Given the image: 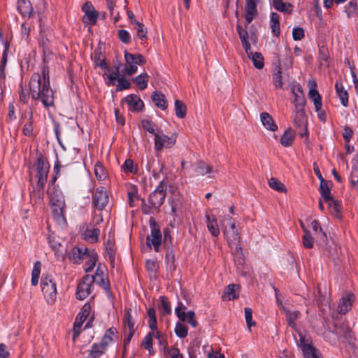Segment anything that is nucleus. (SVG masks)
I'll list each match as a JSON object with an SVG mask.
<instances>
[{"label": "nucleus", "instance_id": "1", "mask_svg": "<svg viewBox=\"0 0 358 358\" xmlns=\"http://www.w3.org/2000/svg\"><path fill=\"white\" fill-rule=\"evenodd\" d=\"M29 90L34 100H40L45 108L54 105V93L50 85L49 69L47 66L41 68V75L32 74L29 81Z\"/></svg>", "mask_w": 358, "mask_h": 358}, {"label": "nucleus", "instance_id": "2", "mask_svg": "<svg viewBox=\"0 0 358 358\" xmlns=\"http://www.w3.org/2000/svg\"><path fill=\"white\" fill-rule=\"evenodd\" d=\"M186 306L182 302H178L177 307L175 308V313L180 320L176 324L175 332L180 338H185L188 334V328L182 322L187 321L192 327H196L198 325L194 312L190 310L186 313Z\"/></svg>", "mask_w": 358, "mask_h": 358}, {"label": "nucleus", "instance_id": "3", "mask_svg": "<svg viewBox=\"0 0 358 358\" xmlns=\"http://www.w3.org/2000/svg\"><path fill=\"white\" fill-rule=\"evenodd\" d=\"M34 167L36 169L35 177L37 178V182L32 194L38 200L41 201L43 197V190L47 182L50 165L48 161L43 157H40L37 159Z\"/></svg>", "mask_w": 358, "mask_h": 358}, {"label": "nucleus", "instance_id": "4", "mask_svg": "<svg viewBox=\"0 0 358 358\" xmlns=\"http://www.w3.org/2000/svg\"><path fill=\"white\" fill-rule=\"evenodd\" d=\"M122 326L124 329V353L125 355L126 346L130 343L132 337L134 336L137 327L136 326L135 316L131 308H125L124 310V315L122 318Z\"/></svg>", "mask_w": 358, "mask_h": 358}, {"label": "nucleus", "instance_id": "5", "mask_svg": "<svg viewBox=\"0 0 358 358\" xmlns=\"http://www.w3.org/2000/svg\"><path fill=\"white\" fill-rule=\"evenodd\" d=\"M221 227L229 245L240 243L241 236L236 229V223L231 217L229 215L224 216L221 222Z\"/></svg>", "mask_w": 358, "mask_h": 358}, {"label": "nucleus", "instance_id": "6", "mask_svg": "<svg viewBox=\"0 0 358 358\" xmlns=\"http://www.w3.org/2000/svg\"><path fill=\"white\" fill-rule=\"evenodd\" d=\"M41 289L44 297L49 304L55 303L57 298V285L50 275H43L41 281Z\"/></svg>", "mask_w": 358, "mask_h": 358}, {"label": "nucleus", "instance_id": "7", "mask_svg": "<svg viewBox=\"0 0 358 358\" xmlns=\"http://www.w3.org/2000/svg\"><path fill=\"white\" fill-rule=\"evenodd\" d=\"M125 66L123 73L127 76L134 74L138 69V65L144 64L145 63V58L140 54H131L124 52Z\"/></svg>", "mask_w": 358, "mask_h": 358}, {"label": "nucleus", "instance_id": "8", "mask_svg": "<svg viewBox=\"0 0 358 358\" xmlns=\"http://www.w3.org/2000/svg\"><path fill=\"white\" fill-rule=\"evenodd\" d=\"M92 282L110 293V282L107 269L104 265L99 264L94 275L91 276Z\"/></svg>", "mask_w": 358, "mask_h": 358}, {"label": "nucleus", "instance_id": "9", "mask_svg": "<svg viewBox=\"0 0 358 358\" xmlns=\"http://www.w3.org/2000/svg\"><path fill=\"white\" fill-rule=\"evenodd\" d=\"M166 185L162 181L157 187L149 196L148 202L152 208H159L164 201L166 197Z\"/></svg>", "mask_w": 358, "mask_h": 358}, {"label": "nucleus", "instance_id": "10", "mask_svg": "<svg viewBox=\"0 0 358 358\" xmlns=\"http://www.w3.org/2000/svg\"><path fill=\"white\" fill-rule=\"evenodd\" d=\"M176 136L165 135L162 131H157L155 136V149L161 151L164 148H170L175 145Z\"/></svg>", "mask_w": 358, "mask_h": 358}, {"label": "nucleus", "instance_id": "11", "mask_svg": "<svg viewBox=\"0 0 358 358\" xmlns=\"http://www.w3.org/2000/svg\"><path fill=\"white\" fill-rule=\"evenodd\" d=\"M106 46L103 43H99L97 48L94 50V68H99L102 71L109 72L110 69L105 55Z\"/></svg>", "mask_w": 358, "mask_h": 358}, {"label": "nucleus", "instance_id": "12", "mask_svg": "<svg viewBox=\"0 0 358 358\" xmlns=\"http://www.w3.org/2000/svg\"><path fill=\"white\" fill-rule=\"evenodd\" d=\"M90 315V303H86L80 309V312L77 315L74 324H73V339L76 338L79 336L81 330V327L84 322L87 320Z\"/></svg>", "mask_w": 358, "mask_h": 358}, {"label": "nucleus", "instance_id": "13", "mask_svg": "<svg viewBox=\"0 0 358 358\" xmlns=\"http://www.w3.org/2000/svg\"><path fill=\"white\" fill-rule=\"evenodd\" d=\"M146 244L150 249L153 246L155 252L159 251L162 244V234L155 222L151 223V232L150 235L147 236Z\"/></svg>", "mask_w": 358, "mask_h": 358}, {"label": "nucleus", "instance_id": "14", "mask_svg": "<svg viewBox=\"0 0 358 358\" xmlns=\"http://www.w3.org/2000/svg\"><path fill=\"white\" fill-rule=\"evenodd\" d=\"M108 202V194L106 188L103 187L97 188L93 196V203L94 207L97 210H101L103 209Z\"/></svg>", "mask_w": 358, "mask_h": 358}, {"label": "nucleus", "instance_id": "15", "mask_svg": "<svg viewBox=\"0 0 358 358\" xmlns=\"http://www.w3.org/2000/svg\"><path fill=\"white\" fill-rule=\"evenodd\" d=\"M90 256L89 250L87 247H73L69 255V258L74 264H80L86 257Z\"/></svg>", "mask_w": 358, "mask_h": 358}, {"label": "nucleus", "instance_id": "16", "mask_svg": "<svg viewBox=\"0 0 358 358\" xmlns=\"http://www.w3.org/2000/svg\"><path fill=\"white\" fill-rule=\"evenodd\" d=\"M122 66V64L120 62L115 63L113 69H110L109 72L103 71V77L108 86H112L115 84V82L119 77L120 70Z\"/></svg>", "mask_w": 358, "mask_h": 358}, {"label": "nucleus", "instance_id": "17", "mask_svg": "<svg viewBox=\"0 0 358 358\" xmlns=\"http://www.w3.org/2000/svg\"><path fill=\"white\" fill-rule=\"evenodd\" d=\"M90 294V280L89 275H85L83 277L82 280L78 283L76 289V299L78 300H84Z\"/></svg>", "mask_w": 358, "mask_h": 358}, {"label": "nucleus", "instance_id": "18", "mask_svg": "<svg viewBox=\"0 0 358 358\" xmlns=\"http://www.w3.org/2000/svg\"><path fill=\"white\" fill-rule=\"evenodd\" d=\"M258 0H245V12L247 24H249L257 15Z\"/></svg>", "mask_w": 358, "mask_h": 358}, {"label": "nucleus", "instance_id": "19", "mask_svg": "<svg viewBox=\"0 0 358 358\" xmlns=\"http://www.w3.org/2000/svg\"><path fill=\"white\" fill-rule=\"evenodd\" d=\"M308 85L310 86L308 92L309 99L314 103L315 110L318 112L322 108L321 96L315 88L316 83L314 80L309 81Z\"/></svg>", "mask_w": 358, "mask_h": 358}, {"label": "nucleus", "instance_id": "20", "mask_svg": "<svg viewBox=\"0 0 358 358\" xmlns=\"http://www.w3.org/2000/svg\"><path fill=\"white\" fill-rule=\"evenodd\" d=\"M295 115L293 118L294 124L298 128H302L304 133H301L300 135H308V129L306 127L307 117L305 114L304 109L295 110Z\"/></svg>", "mask_w": 358, "mask_h": 358}, {"label": "nucleus", "instance_id": "21", "mask_svg": "<svg viewBox=\"0 0 358 358\" xmlns=\"http://www.w3.org/2000/svg\"><path fill=\"white\" fill-rule=\"evenodd\" d=\"M355 296L352 293H348L345 296L341 298L338 311L340 314H345L352 308V303L355 301Z\"/></svg>", "mask_w": 358, "mask_h": 358}, {"label": "nucleus", "instance_id": "22", "mask_svg": "<svg viewBox=\"0 0 358 358\" xmlns=\"http://www.w3.org/2000/svg\"><path fill=\"white\" fill-rule=\"evenodd\" d=\"M113 338H110L105 335L99 344L94 343L91 349V358H98L101 356L106 349V347L113 341Z\"/></svg>", "mask_w": 358, "mask_h": 358}, {"label": "nucleus", "instance_id": "23", "mask_svg": "<svg viewBox=\"0 0 358 358\" xmlns=\"http://www.w3.org/2000/svg\"><path fill=\"white\" fill-rule=\"evenodd\" d=\"M232 255L234 256V261L237 266L241 267L245 263V259L242 252V249L240 243L229 245Z\"/></svg>", "mask_w": 358, "mask_h": 358}, {"label": "nucleus", "instance_id": "24", "mask_svg": "<svg viewBox=\"0 0 358 358\" xmlns=\"http://www.w3.org/2000/svg\"><path fill=\"white\" fill-rule=\"evenodd\" d=\"M17 10L24 17H30L33 15V6L30 0H18Z\"/></svg>", "mask_w": 358, "mask_h": 358}, {"label": "nucleus", "instance_id": "25", "mask_svg": "<svg viewBox=\"0 0 358 358\" xmlns=\"http://www.w3.org/2000/svg\"><path fill=\"white\" fill-rule=\"evenodd\" d=\"M237 32L240 37L243 47L247 53L248 57H250V48L251 45L248 41V33L246 29H243L241 25L238 24L236 27Z\"/></svg>", "mask_w": 358, "mask_h": 358}, {"label": "nucleus", "instance_id": "26", "mask_svg": "<svg viewBox=\"0 0 358 358\" xmlns=\"http://www.w3.org/2000/svg\"><path fill=\"white\" fill-rule=\"evenodd\" d=\"M125 102L129 106V109L131 111H138L142 109L143 103L141 99L136 94H130L124 98Z\"/></svg>", "mask_w": 358, "mask_h": 358}, {"label": "nucleus", "instance_id": "27", "mask_svg": "<svg viewBox=\"0 0 358 358\" xmlns=\"http://www.w3.org/2000/svg\"><path fill=\"white\" fill-rule=\"evenodd\" d=\"M52 206L65 208V200L62 192L55 187L50 196Z\"/></svg>", "mask_w": 358, "mask_h": 358}, {"label": "nucleus", "instance_id": "28", "mask_svg": "<svg viewBox=\"0 0 358 358\" xmlns=\"http://www.w3.org/2000/svg\"><path fill=\"white\" fill-rule=\"evenodd\" d=\"M301 347L305 358H315L319 355L317 353L316 349L310 344L308 343L304 338H300Z\"/></svg>", "mask_w": 358, "mask_h": 358}, {"label": "nucleus", "instance_id": "29", "mask_svg": "<svg viewBox=\"0 0 358 358\" xmlns=\"http://www.w3.org/2000/svg\"><path fill=\"white\" fill-rule=\"evenodd\" d=\"M260 119L262 124L266 129L272 131H275L278 129V126L275 123L273 117L268 113H262Z\"/></svg>", "mask_w": 358, "mask_h": 358}, {"label": "nucleus", "instance_id": "30", "mask_svg": "<svg viewBox=\"0 0 358 358\" xmlns=\"http://www.w3.org/2000/svg\"><path fill=\"white\" fill-rule=\"evenodd\" d=\"M239 287L238 285H229L224 291L222 299L226 300H234L238 296Z\"/></svg>", "mask_w": 358, "mask_h": 358}, {"label": "nucleus", "instance_id": "31", "mask_svg": "<svg viewBox=\"0 0 358 358\" xmlns=\"http://www.w3.org/2000/svg\"><path fill=\"white\" fill-rule=\"evenodd\" d=\"M297 91L299 93L296 92L294 89L292 90V93L294 96L293 103L294 104L295 110L303 109L306 103L304 94L300 87H298Z\"/></svg>", "mask_w": 358, "mask_h": 358}, {"label": "nucleus", "instance_id": "32", "mask_svg": "<svg viewBox=\"0 0 358 358\" xmlns=\"http://www.w3.org/2000/svg\"><path fill=\"white\" fill-rule=\"evenodd\" d=\"M152 99L155 105L161 108L166 110L167 108V102L165 96L160 92L155 91L152 93Z\"/></svg>", "mask_w": 358, "mask_h": 358}, {"label": "nucleus", "instance_id": "33", "mask_svg": "<svg viewBox=\"0 0 358 358\" xmlns=\"http://www.w3.org/2000/svg\"><path fill=\"white\" fill-rule=\"evenodd\" d=\"M206 224L208 231L213 236H217L220 234V229L215 217L206 216Z\"/></svg>", "mask_w": 358, "mask_h": 358}, {"label": "nucleus", "instance_id": "34", "mask_svg": "<svg viewBox=\"0 0 358 358\" xmlns=\"http://www.w3.org/2000/svg\"><path fill=\"white\" fill-rule=\"evenodd\" d=\"M334 331L337 335L343 336L347 339L350 338L351 336V330L345 322L336 324Z\"/></svg>", "mask_w": 358, "mask_h": 358}, {"label": "nucleus", "instance_id": "35", "mask_svg": "<svg viewBox=\"0 0 358 358\" xmlns=\"http://www.w3.org/2000/svg\"><path fill=\"white\" fill-rule=\"evenodd\" d=\"M331 182L322 180L320 186V193L323 197L324 200L329 201L331 199L332 196L331 194Z\"/></svg>", "mask_w": 358, "mask_h": 358}, {"label": "nucleus", "instance_id": "36", "mask_svg": "<svg viewBox=\"0 0 358 358\" xmlns=\"http://www.w3.org/2000/svg\"><path fill=\"white\" fill-rule=\"evenodd\" d=\"M337 96L339 97L342 105L346 107L348 104V94L344 89L342 83L336 82L335 85Z\"/></svg>", "mask_w": 358, "mask_h": 358}, {"label": "nucleus", "instance_id": "37", "mask_svg": "<svg viewBox=\"0 0 358 358\" xmlns=\"http://www.w3.org/2000/svg\"><path fill=\"white\" fill-rule=\"evenodd\" d=\"M279 15L275 13L271 14L270 27L273 36H278L280 33Z\"/></svg>", "mask_w": 358, "mask_h": 358}, {"label": "nucleus", "instance_id": "38", "mask_svg": "<svg viewBox=\"0 0 358 358\" xmlns=\"http://www.w3.org/2000/svg\"><path fill=\"white\" fill-rule=\"evenodd\" d=\"M48 243L53 250H55V255L57 259L64 258V252L60 251L59 248L62 247V244L59 242L56 237L53 236H49L48 238Z\"/></svg>", "mask_w": 358, "mask_h": 358}, {"label": "nucleus", "instance_id": "39", "mask_svg": "<svg viewBox=\"0 0 358 358\" xmlns=\"http://www.w3.org/2000/svg\"><path fill=\"white\" fill-rule=\"evenodd\" d=\"M195 172L199 176H205L213 173V169L210 164L200 161L196 164Z\"/></svg>", "mask_w": 358, "mask_h": 358}, {"label": "nucleus", "instance_id": "40", "mask_svg": "<svg viewBox=\"0 0 358 358\" xmlns=\"http://www.w3.org/2000/svg\"><path fill=\"white\" fill-rule=\"evenodd\" d=\"M94 172L96 178L99 181H103L108 178L107 171H106L103 164L99 162H97L95 164L94 168Z\"/></svg>", "mask_w": 358, "mask_h": 358}, {"label": "nucleus", "instance_id": "41", "mask_svg": "<svg viewBox=\"0 0 358 358\" xmlns=\"http://www.w3.org/2000/svg\"><path fill=\"white\" fill-rule=\"evenodd\" d=\"M52 215L55 220L59 225H64L66 223V219L64 215V208L52 206Z\"/></svg>", "mask_w": 358, "mask_h": 358}, {"label": "nucleus", "instance_id": "42", "mask_svg": "<svg viewBox=\"0 0 358 358\" xmlns=\"http://www.w3.org/2000/svg\"><path fill=\"white\" fill-rule=\"evenodd\" d=\"M159 312L164 315H169L171 313V308L168 299L164 296L159 297V303L158 305Z\"/></svg>", "mask_w": 358, "mask_h": 358}, {"label": "nucleus", "instance_id": "43", "mask_svg": "<svg viewBox=\"0 0 358 358\" xmlns=\"http://www.w3.org/2000/svg\"><path fill=\"white\" fill-rule=\"evenodd\" d=\"M294 135L291 129H287L281 136L280 143L284 147H289L292 145Z\"/></svg>", "mask_w": 358, "mask_h": 358}, {"label": "nucleus", "instance_id": "44", "mask_svg": "<svg viewBox=\"0 0 358 358\" xmlns=\"http://www.w3.org/2000/svg\"><path fill=\"white\" fill-rule=\"evenodd\" d=\"M285 311L288 325L292 329H295L296 327V321L299 317V312L289 311V310L286 309H285Z\"/></svg>", "mask_w": 358, "mask_h": 358}, {"label": "nucleus", "instance_id": "45", "mask_svg": "<svg viewBox=\"0 0 358 358\" xmlns=\"http://www.w3.org/2000/svg\"><path fill=\"white\" fill-rule=\"evenodd\" d=\"M302 243L303 245L307 249L313 248L314 246V238L312 236L310 232L306 229H303Z\"/></svg>", "mask_w": 358, "mask_h": 358}, {"label": "nucleus", "instance_id": "46", "mask_svg": "<svg viewBox=\"0 0 358 358\" xmlns=\"http://www.w3.org/2000/svg\"><path fill=\"white\" fill-rule=\"evenodd\" d=\"M348 17L358 15V0H351L345 7Z\"/></svg>", "mask_w": 358, "mask_h": 358}, {"label": "nucleus", "instance_id": "47", "mask_svg": "<svg viewBox=\"0 0 358 358\" xmlns=\"http://www.w3.org/2000/svg\"><path fill=\"white\" fill-rule=\"evenodd\" d=\"M249 58L252 60L253 65L255 66V68H257L258 69H263V67L264 66V57L261 53H259V52L252 53L251 52L250 57H249Z\"/></svg>", "mask_w": 358, "mask_h": 358}, {"label": "nucleus", "instance_id": "48", "mask_svg": "<svg viewBox=\"0 0 358 358\" xmlns=\"http://www.w3.org/2000/svg\"><path fill=\"white\" fill-rule=\"evenodd\" d=\"M176 115L178 118H183L187 113L186 105L180 100H176L174 103Z\"/></svg>", "mask_w": 358, "mask_h": 358}, {"label": "nucleus", "instance_id": "49", "mask_svg": "<svg viewBox=\"0 0 358 358\" xmlns=\"http://www.w3.org/2000/svg\"><path fill=\"white\" fill-rule=\"evenodd\" d=\"M132 24L135 26V29L137 31L138 37H139L141 40H145L147 38V30L144 27L143 23L138 22L136 20H134L132 22Z\"/></svg>", "mask_w": 358, "mask_h": 358}, {"label": "nucleus", "instance_id": "50", "mask_svg": "<svg viewBox=\"0 0 358 358\" xmlns=\"http://www.w3.org/2000/svg\"><path fill=\"white\" fill-rule=\"evenodd\" d=\"M148 81V75L146 73L138 75L134 79V82L138 86L141 90H143L147 87Z\"/></svg>", "mask_w": 358, "mask_h": 358}, {"label": "nucleus", "instance_id": "51", "mask_svg": "<svg viewBox=\"0 0 358 358\" xmlns=\"http://www.w3.org/2000/svg\"><path fill=\"white\" fill-rule=\"evenodd\" d=\"M165 260L167 269L174 271L176 269L175 255L172 250H169L166 252Z\"/></svg>", "mask_w": 358, "mask_h": 358}, {"label": "nucleus", "instance_id": "52", "mask_svg": "<svg viewBox=\"0 0 358 358\" xmlns=\"http://www.w3.org/2000/svg\"><path fill=\"white\" fill-rule=\"evenodd\" d=\"M326 202L328 203L331 213L336 216H338L341 212V206L339 202L336 200H334L333 197L331 200L326 201Z\"/></svg>", "mask_w": 358, "mask_h": 358}, {"label": "nucleus", "instance_id": "53", "mask_svg": "<svg viewBox=\"0 0 358 358\" xmlns=\"http://www.w3.org/2000/svg\"><path fill=\"white\" fill-rule=\"evenodd\" d=\"M122 170L125 173H131L136 174L138 171V168L134 165V162L131 159H127L122 166Z\"/></svg>", "mask_w": 358, "mask_h": 358}, {"label": "nucleus", "instance_id": "54", "mask_svg": "<svg viewBox=\"0 0 358 358\" xmlns=\"http://www.w3.org/2000/svg\"><path fill=\"white\" fill-rule=\"evenodd\" d=\"M268 185L271 188H272L278 192H286V188H285V185L281 182L278 180L276 178H271L268 180Z\"/></svg>", "mask_w": 358, "mask_h": 358}, {"label": "nucleus", "instance_id": "55", "mask_svg": "<svg viewBox=\"0 0 358 358\" xmlns=\"http://www.w3.org/2000/svg\"><path fill=\"white\" fill-rule=\"evenodd\" d=\"M280 66H278L276 67V71L273 74L272 79L273 85L276 88H282L283 85V83L282 80Z\"/></svg>", "mask_w": 358, "mask_h": 358}, {"label": "nucleus", "instance_id": "56", "mask_svg": "<svg viewBox=\"0 0 358 358\" xmlns=\"http://www.w3.org/2000/svg\"><path fill=\"white\" fill-rule=\"evenodd\" d=\"M152 335L151 332H149L143 339L141 345L146 350L149 351V352L151 354L152 350L153 349L152 348Z\"/></svg>", "mask_w": 358, "mask_h": 358}, {"label": "nucleus", "instance_id": "57", "mask_svg": "<svg viewBox=\"0 0 358 358\" xmlns=\"http://www.w3.org/2000/svg\"><path fill=\"white\" fill-rule=\"evenodd\" d=\"M310 227L313 231L315 233V234H319L321 236V238L324 239L327 238L326 234L323 231L321 228L320 222L315 220L310 222Z\"/></svg>", "mask_w": 358, "mask_h": 358}, {"label": "nucleus", "instance_id": "58", "mask_svg": "<svg viewBox=\"0 0 358 358\" xmlns=\"http://www.w3.org/2000/svg\"><path fill=\"white\" fill-rule=\"evenodd\" d=\"M142 127L145 131L152 134L154 136H155L158 131L156 129V125L152 122L148 120H143L142 121Z\"/></svg>", "mask_w": 358, "mask_h": 358}, {"label": "nucleus", "instance_id": "59", "mask_svg": "<svg viewBox=\"0 0 358 358\" xmlns=\"http://www.w3.org/2000/svg\"><path fill=\"white\" fill-rule=\"evenodd\" d=\"M82 10L85 13L83 17V22L86 27L88 26L87 31H90V5L87 1L83 6Z\"/></svg>", "mask_w": 358, "mask_h": 358}, {"label": "nucleus", "instance_id": "60", "mask_svg": "<svg viewBox=\"0 0 358 358\" xmlns=\"http://www.w3.org/2000/svg\"><path fill=\"white\" fill-rule=\"evenodd\" d=\"M106 14L104 13H99L95 8L91 5V27L96 23L97 19L101 18L103 20Z\"/></svg>", "mask_w": 358, "mask_h": 358}, {"label": "nucleus", "instance_id": "61", "mask_svg": "<svg viewBox=\"0 0 358 358\" xmlns=\"http://www.w3.org/2000/svg\"><path fill=\"white\" fill-rule=\"evenodd\" d=\"M117 91H122L124 90H127L130 87L131 83L124 77L119 78L117 77Z\"/></svg>", "mask_w": 358, "mask_h": 358}, {"label": "nucleus", "instance_id": "62", "mask_svg": "<svg viewBox=\"0 0 358 358\" xmlns=\"http://www.w3.org/2000/svg\"><path fill=\"white\" fill-rule=\"evenodd\" d=\"M273 5L277 10L285 13L288 11L290 4L284 3L282 0H273Z\"/></svg>", "mask_w": 358, "mask_h": 358}, {"label": "nucleus", "instance_id": "63", "mask_svg": "<svg viewBox=\"0 0 358 358\" xmlns=\"http://www.w3.org/2000/svg\"><path fill=\"white\" fill-rule=\"evenodd\" d=\"M350 180L352 185L358 191V168H352Z\"/></svg>", "mask_w": 358, "mask_h": 358}, {"label": "nucleus", "instance_id": "64", "mask_svg": "<svg viewBox=\"0 0 358 358\" xmlns=\"http://www.w3.org/2000/svg\"><path fill=\"white\" fill-rule=\"evenodd\" d=\"M164 353L166 355H169L171 358H180L182 357V355L180 354V350L176 348H168L166 347L164 348Z\"/></svg>", "mask_w": 358, "mask_h": 358}]
</instances>
